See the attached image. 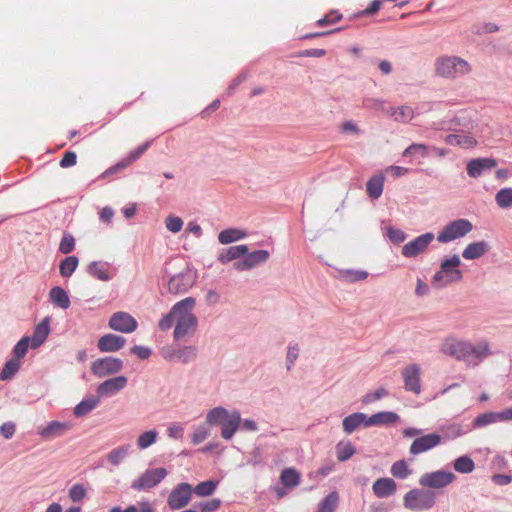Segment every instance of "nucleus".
<instances>
[{"mask_svg": "<svg viewBox=\"0 0 512 512\" xmlns=\"http://www.w3.org/2000/svg\"><path fill=\"white\" fill-rule=\"evenodd\" d=\"M196 299L186 297L176 302L168 313L164 314L159 322L161 331H168L174 327L173 338L175 341H185L192 337L198 327V318L194 313Z\"/></svg>", "mask_w": 512, "mask_h": 512, "instance_id": "nucleus-1", "label": "nucleus"}, {"mask_svg": "<svg viewBox=\"0 0 512 512\" xmlns=\"http://www.w3.org/2000/svg\"><path fill=\"white\" fill-rule=\"evenodd\" d=\"M439 349L445 356L463 362L468 369L478 367L494 354L490 342L486 339L473 343L470 340H462L454 336L446 337Z\"/></svg>", "mask_w": 512, "mask_h": 512, "instance_id": "nucleus-2", "label": "nucleus"}, {"mask_svg": "<svg viewBox=\"0 0 512 512\" xmlns=\"http://www.w3.org/2000/svg\"><path fill=\"white\" fill-rule=\"evenodd\" d=\"M206 423L221 427V436L225 440L233 438L241 424V414L238 410H227L222 406L215 407L206 414Z\"/></svg>", "mask_w": 512, "mask_h": 512, "instance_id": "nucleus-3", "label": "nucleus"}, {"mask_svg": "<svg viewBox=\"0 0 512 512\" xmlns=\"http://www.w3.org/2000/svg\"><path fill=\"white\" fill-rule=\"evenodd\" d=\"M460 265L461 259L457 254H454L450 258L443 259L440 264V269L432 277V285L435 288L440 289L452 283L461 281L463 273L459 269Z\"/></svg>", "mask_w": 512, "mask_h": 512, "instance_id": "nucleus-4", "label": "nucleus"}, {"mask_svg": "<svg viewBox=\"0 0 512 512\" xmlns=\"http://www.w3.org/2000/svg\"><path fill=\"white\" fill-rule=\"evenodd\" d=\"M435 504V492L427 489L413 488L403 497V506L405 509L410 511H429L435 506Z\"/></svg>", "mask_w": 512, "mask_h": 512, "instance_id": "nucleus-5", "label": "nucleus"}, {"mask_svg": "<svg viewBox=\"0 0 512 512\" xmlns=\"http://www.w3.org/2000/svg\"><path fill=\"white\" fill-rule=\"evenodd\" d=\"M436 73L445 78H456L470 72L467 61L456 56L440 57L435 62Z\"/></svg>", "mask_w": 512, "mask_h": 512, "instance_id": "nucleus-6", "label": "nucleus"}, {"mask_svg": "<svg viewBox=\"0 0 512 512\" xmlns=\"http://www.w3.org/2000/svg\"><path fill=\"white\" fill-rule=\"evenodd\" d=\"M196 279V272L186 264L180 272L170 277L168 281V291L174 295L186 293L193 287Z\"/></svg>", "mask_w": 512, "mask_h": 512, "instance_id": "nucleus-7", "label": "nucleus"}, {"mask_svg": "<svg viewBox=\"0 0 512 512\" xmlns=\"http://www.w3.org/2000/svg\"><path fill=\"white\" fill-rule=\"evenodd\" d=\"M472 230L473 224L468 219H457L444 226L439 232L437 240L440 243H449L464 237Z\"/></svg>", "mask_w": 512, "mask_h": 512, "instance_id": "nucleus-8", "label": "nucleus"}, {"mask_svg": "<svg viewBox=\"0 0 512 512\" xmlns=\"http://www.w3.org/2000/svg\"><path fill=\"white\" fill-rule=\"evenodd\" d=\"M456 475L450 471L436 470L423 474L419 478V485L430 489H443L452 484Z\"/></svg>", "mask_w": 512, "mask_h": 512, "instance_id": "nucleus-9", "label": "nucleus"}, {"mask_svg": "<svg viewBox=\"0 0 512 512\" xmlns=\"http://www.w3.org/2000/svg\"><path fill=\"white\" fill-rule=\"evenodd\" d=\"M167 474V470L163 467L147 469L132 482L131 488L137 491L148 490L158 485Z\"/></svg>", "mask_w": 512, "mask_h": 512, "instance_id": "nucleus-10", "label": "nucleus"}, {"mask_svg": "<svg viewBox=\"0 0 512 512\" xmlns=\"http://www.w3.org/2000/svg\"><path fill=\"white\" fill-rule=\"evenodd\" d=\"M270 257L268 250H255L242 255V258L233 264L236 271L243 272L257 268L265 264Z\"/></svg>", "mask_w": 512, "mask_h": 512, "instance_id": "nucleus-11", "label": "nucleus"}, {"mask_svg": "<svg viewBox=\"0 0 512 512\" xmlns=\"http://www.w3.org/2000/svg\"><path fill=\"white\" fill-rule=\"evenodd\" d=\"M435 239L432 232H426L407 242L402 246L401 253L406 258H415L423 254Z\"/></svg>", "mask_w": 512, "mask_h": 512, "instance_id": "nucleus-12", "label": "nucleus"}, {"mask_svg": "<svg viewBox=\"0 0 512 512\" xmlns=\"http://www.w3.org/2000/svg\"><path fill=\"white\" fill-rule=\"evenodd\" d=\"M123 361L116 357H104L95 360L91 365V372L98 378H103L120 372Z\"/></svg>", "mask_w": 512, "mask_h": 512, "instance_id": "nucleus-13", "label": "nucleus"}, {"mask_svg": "<svg viewBox=\"0 0 512 512\" xmlns=\"http://www.w3.org/2000/svg\"><path fill=\"white\" fill-rule=\"evenodd\" d=\"M162 356L168 361H180L188 363L197 357V348L195 346H169L162 350Z\"/></svg>", "mask_w": 512, "mask_h": 512, "instance_id": "nucleus-14", "label": "nucleus"}, {"mask_svg": "<svg viewBox=\"0 0 512 512\" xmlns=\"http://www.w3.org/2000/svg\"><path fill=\"white\" fill-rule=\"evenodd\" d=\"M192 493L189 483H180L169 494L167 504L172 510L182 509L190 502Z\"/></svg>", "mask_w": 512, "mask_h": 512, "instance_id": "nucleus-15", "label": "nucleus"}, {"mask_svg": "<svg viewBox=\"0 0 512 512\" xmlns=\"http://www.w3.org/2000/svg\"><path fill=\"white\" fill-rule=\"evenodd\" d=\"M108 325L112 330L126 334L134 332L138 327L136 319L124 311L112 314Z\"/></svg>", "mask_w": 512, "mask_h": 512, "instance_id": "nucleus-16", "label": "nucleus"}, {"mask_svg": "<svg viewBox=\"0 0 512 512\" xmlns=\"http://www.w3.org/2000/svg\"><path fill=\"white\" fill-rule=\"evenodd\" d=\"M421 368L418 364H410L402 370L404 387L406 391L416 395L421 393Z\"/></svg>", "mask_w": 512, "mask_h": 512, "instance_id": "nucleus-17", "label": "nucleus"}, {"mask_svg": "<svg viewBox=\"0 0 512 512\" xmlns=\"http://www.w3.org/2000/svg\"><path fill=\"white\" fill-rule=\"evenodd\" d=\"M442 442V437L438 433H429L423 436L416 438L409 449L410 454L419 455L421 453L427 452Z\"/></svg>", "mask_w": 512, "mask_h": 512, "instance_id": "nucleus-18", "label": "nucleus"}, {"mask_svg": "<svg viewBox=\"0 0 512 512\" xmlns=\"http://www.w3.org/2000/svg\"><path fill=\"white\" fill-rule=\"evenodd\" d=\"M127 383L128 378L123 375L109 378L98 385V397H112L123 390Z\"/></svg>", "mask_w": 512, "mask_h": 512, "instance_id": "nucleus-19", "label": "nucleus"}, {"mask_svg": "<svg viewBox=\"0 0 512 512\" xmlns=\"http://www.w3.org/2000/svg\"><path fill=\"white\" fill-rule=\"evenodd\" d=\"M497 161L494 158H475L467 163V174L471 178H478L485 172L491 171L496 167Z\"/></svg>", "mask_w": 512, "mask_h": 512, "instance_id": "nucleus-20", "label": "nucleus"}, {"mask_svg": "<svg viewBox=\"0 0 512 512\" xmlns=\"http://www.w3.org/2000/svg\"><path fill=\"white\" fill-rule=\"evenodd\" d=\"M444 140L448 145L463 149L473 148L477 144L475 137L467 130H456V133L446 136Z\"/></svg>", "mask_w": 512, "mask_h": 512, "instance_id": "nucleus-21", "label": "nucleus"}, {"mask_svg": "<svg viewBox=\"0 0 512 512\" xmlns=\"http://www.w3.org/2000/svg\"><path fill=\"white\" fill-rule=\"evenodd\" d=\"M126 339L116 334H105L99 338L97 346L103 353L116 352L124 347Z\"/></svg>", "mask_w": 512, "mask_h": 512, "instance_id": "nucleus-22", "label": "nucleus"}, {"mask_svg": "<svg viewBox=\"0 0 512 512\" xmlns=\"http://www.w3.org/2000/svg\"><path fill=\"white\" fill-rule=\"evenodd\" d=\"M343 431L346 434H352L361 426H368V416L362 412H356L346 416L342 421Z\"/></svg>", "mask_w": 512, "mask_h": 512, "instance_id": "nucleus-23", "label": "nucleus"}, {"mask_svg": "<svg viewBox=\"0 0 512 512\" xmlns=\"http://www.w3.org/2000/svg\"><path fill=\"white\" fill-rule=\"evenodd\" d=\"M50 333V318L45 317L38 325H36L33 335L30 338L31 348L37 349L40 347L48 338Z\"/></svg>", "mask_w": 512, "mask_h": 512, "instance_id": "nucleus-24", "label": "nucleus"}, {"mask_svg": "<svg viewBox=\"0 0 512 512\" xmlns=\"http://www.w3.org/2000/svg\"><path fill=\"white\" fill-rule=\"evenodd\" d=\"M396 489V482L392 478H379L372 486V490L378 498H387L393 495Z\"/></svg>", "mask_w": 512, "mask_h": 512, "instance_id": "nucleus-25", "label": "nucleus"}, {"mask_svg": "<svg viewBox=\"0 0 512 512\" xmlns=\"http://www.w3.org/2000/svg\"><path fill=\"white\" fill-rule=\"evenodd\" d=\"M70 428L71 425L68 422L51 421L40 430L39 434L45 439H52L62 436Z\"/></svg>", "mask_w": 512, "mask_h": 512, "instance_id": "nucleus-26", "label": "nucleus"}, {"mask_svg": "<svg viewBox=\"0 0 512 512\" xmlns=\"http://www.w3.org/2000/svg\"><path fill=\"white\" fill-rule=\"evenodd\" d=\"M247 252V245L241 244L236 246H230L222 249L218 254V261L222 264H227L231 261H238L242 258V255Z\"/></svg>", "mask_w": 512, "mask_h": 512, "instance_id": "nucleus-27", "label": "nucleus"}, {"mask_svg": "<svg viewBox=\"0 0 512 512\" xmlns=\"http://www.w3.org/2000/svg\"><path fill=\"white\" fill-rule=\"evenodd\" d=\"M489 249L490 246L486 241L473 242L463 250L462 256L467 260H475L485 255Z\"/></svg>", "mask_w": 512, "mask_h": 512, "instance_id": "nucleus-28", "label": "nucleus"}, {"mask_svg": "<svg viewBox=\"0 0 512 512\" xmlns=\"http://www.w3.org/2000/svg\"><path fill=\"white\" fill-rule=\"evenodd\" d=\"M399 415L393 411H382L368 416V426H386L396 423Z\"/></svg>", "mask_w": 512, "mask_h": 512, "instance_id": "nucleus-29", "label": "nucleus"}, {"mask_svg": "<svg viewBox=\"0 0 512 512\" xmlns=\"http://www.w3.org/2000/svg\"><path fill=\"white\" fill-rule=\"evenodd\" d=\"M384 181L385 177L382 173H378L368 180L366 184V191L370 198L378 199L382 195Z\"/></svg>", "mask_w": 512, "mask_h": 512, "instance_id": "nucleus-30", "label": "nucleus"}, {"mask_svg": "<svg viewBox=\"0 0 512 512\" xmlns=\"http://www.w3.org/2000/svg\"><path fill=\"white\" fill-rule=\"evenodd\" d=\"M100 398L96 396H89L80 401L73 409L75 417H83L93 411L99 404Z\"/></svg>", "mask_w": 512, "mask_h": 512, "instance_id": "nucleus-31", "label": "nucleus"}, {"mask_svg": "<svg viewBox=\"0 0 512 512\" xmlns=\"http://www.w3.org/2000/svg\"><path fill=\"white\" fill-rule=\"evenodd\" d=\"M247 236L248 233L245 230L238 228H228L218 234V241L223 245H227L245 239Z\"/></svg>", "mask_w": 512, "mask_h": 512, "instance_id": "nucleus-32", "label": "nucleus"}, {"mask_svg": "<svg viewBox=\"0 0 512 512\" xmlns=\"http://www.w3.org/2000/svg\"><path fill=\"white\" fill-rule=\"evenodd\" d=\"M50 301L61 309H68L70 307V299L67 292L59 286L53 287L49 292Z\"/></svg>", "mask_w": 512, "mask_h": 512, "instance_id": "nucleus-33", "label": "nucleus"}, {"mask_svg": "<svg viewBox=\"0 0 512 512\" xmlns=\"http://www.w3.org/2000/svg\"><path fill=\"white\" fill-rule=\"evenodd\" d=\"M109 265L107 263H102L99 261H93L88 266V273L101 281H109L112 279V275L109 273L108 270Z\"/></svg>", "mask_w": 512, "mask_h": 512, "instance_id": "nucleus-34", "label": "nucleus"}, {"mask_svg": "<svg viewBox=\"0 0 512 512\" xmlns=\"http://www.w3.org/2000/svg\"><path fill=\"white\" fill-rule=\"evenodd\" d=\"M439 431L442 440H453L467 433V430L459 423L441 425Z\"/></svg>", "mask_w": 512, "mask_h": 512, "instance_id": "nucleus-35", "label": "nucleus"}, {"mask_svg": "<svg viewBox=\"0 0 512 512\" xmlns=\"http://www.w3.org/2000/svg\"><path fill=\"white\" fill-rule=\"evenodd\" d=\"M131 446L129 444L121 445L107 454V460L113 465L118 466L130 453Z\"/></svg>", "mask_w": 512, "mask_h": 512, "instance_id": "nucleus-36", "label": "nucleus"}, {"mask_svg": "<svg viewBox=\"0 0 512 512\" xmlns=\"http://www.w3.org/2000/svg\"><path fill=\"white\" fill-rule=\"evenodd\" d=\"M368 275L367 271L359 269H343L339 271V278L348 283L365 280Z\"/></svg>", "mask_w": 512, "mask_h": 512, "instance_id": "nucleus-37", "label": "nucleus"}, {"mask_svg": "<svg viewBox=\"0 0 512 512\" xmlns=\"http://www.w3.org/2000/svg\"><path fill=\"white\" fill-rule=\"evenodd\" d=\"M335 449H336L337 459L340 462H345V461L349 460L356 453L355 447L352 445V443L349 440H347V441L342 440V441L338 442Z\"/></svg>", "mask_w": 512, "mask_h": 512, "instance_id": "nucleus-38", "label": "nucleus"}, {"mask_svg": "<svg viewBox=\"0 0 512 512\" xmlns=\"http://www.w3.org/2000/svg\"><path fill=\"white\" fill-rule=\"evenodd\" d=\"M157 439H158L157 430L151 429V430L141 433L136 440V444H137L138 449L145 450V449L151 447L153 444H155Z\"/></svg>", "mask_w": 512, "mask_h": 512, "instance_id": "nucleus-39", "label": "nucleus"}, {"mask_svg": "<svg viewBox=\"0 0 512 512\" xmlns=\"http://www.w3.org/2000/svg\"><path fill=\"white\" fill-rule=\"evenodd\" d=\"M339 503V495L336 491L330 492L318 505L317 512H334Z\"/></svg>", "mask_w": 512, "mask_h": 512, "instance_id": "nucleus-40", "label": "nucleus"}, {"mask_svg": "<svg viewBox=\"0 0 512 512\" xmlns=\"http://www.w3.org/2000/svg\"><path fill=\"white\" fill-rule=\"evenodd\" d=\"M280 481L285 487H296L300 483V474L294 468H286L281 472Z\"/></svg>", "mask_w": 512, "mask_h": 512, "instance_id": "nucleus-41", "label": "nucleus"}, {"mask_svg": "<svg viewBox=\"0 0 512 512\" xmlns=\"http://www.w3.org/2000/svg\"><path fill=\"white\" fill-rule=\"evenodd\" d=\"M218 484L219 481L213 479L203 481L196 485L194 488H192V492L199 497H207L215 492Z\"/></svg>", "mask_w": 512, "mask_h": 512, "instance_id": "nucleus-42", "label": "nucleus"}, {"mask_svg": "<svg viewBox=\"0 0 512 512\" xmlns=\"http://www.w3.org/2000/svg\"><path fill=\"white\" fill-rule=\"evenodd\" d=\"M453 466L455 471L462 474H469L475 469L474 461L467 455H463L455 459Z\"/></svg>", "mask_w": 512, "mask_h": 512, "instance_id": "nucleus-43", "label": "nucleus"}, {"mask_svg": "<svg viewBox=\"0 0 512 512\" xmlns=\"http://www.w3.org/2000/svg\"><path fill=\"white\" fill-rule=\"evenodd\" d=\"M21 367V363H20V360L16 359V358H12L10 360H8L1 373H0V379L2 381H7V380H10L12 379L15 374L19 371Z\"/></svg>", "mask_w": 512, "mask_h": 512, "instance_id": "nucleus-44", "label": "nucleus"}, {"mask_svg": "<svg viewBox=\"0 0 512 512\" xmlns=\"http://www.w3.org/2000/svg\"><path fill=\"white\" fill-rule=\"evenodd\" d=\"M153 143V140H148L144 142L143 144L139 145L137 148L131 150L125 158H123V162L128 167L135 161H137L151 146Z\"/></svg>", "mask_w": 512, "mask_h": 512, "instance_id": "nucleus-45", "label": "nucleus"}, {"mask_svg": "<svg viewBox=\"0 0 512 512\" xmlns=\"http://www.w3.org/2000/svg\"><path fill=\"white\" fill-rule=\"evenodd\" d=\"M79 260L76 256H68L60 263L59 270L62 277H70L76 270Z\"/></svg>", "mask_w": 512, "mask_h": 512, "instance_id": "nucleus-46", "label": "nucleus"}, {"mask_svg": "<svg viewBox=\"0 0 512 512\" xmlns=\"http://www.w3.org/2000/svg\"><path fill=\"white\" fill-rule=\"evenodd\" d=\"M495 201L500 208L507 209L512 207V188L505 187L500 189L495 195Z\"/></svg>", "mask_w": 512, "mask_h": 512, "instance_id": "nucleus-47", "label": "nucleus"}, {"mask_svg": "<svg viewBox=\"0 0 512 512\" xmlns=\"http://www.w3.org/2000/svg\"><path fill=\"white\" fill-rule=\"evenodd\" d=\"M496 422H501L500 411L488 412L477 416L474 420V425L476 427H484Z\"/></svg>", "mask_w": 512, "mask_h": 512, "instance_id": "nucleus-48", "label": "nucleus"}, {"mask_svg": "<svg viewBox=\"0 0 512 512\" xmlns=\"http://www.w3.org/2000/svg\"><path fill=\"white\" fill-rule=\"evenodd\" d=\"M68 496L74 503L81 502L87 496V489L84 484L75 483L69 488Z\"/></svg>", "mask_w": 512, "mask_h": 512, "instance_id": "nucleus-49", "label": "nucleus"}, {"mask_svg": "<svg viewBox=\"0 0 512 512\" xmlns=\"http://www.w3.org/2000/svg\"><path fill=\"white\" fill-rule=\"evenodd\" d=\"M391 474L399 479H406L412 473L404 460H399L391 466Z\"/></svg>", "mask_w": 512, "mask_h": 512, "instance_id": "nucleus-50", "label": "nucleus"}, {"mask_svg": "<svg viewBox=\"0 0 512 512\" xmlns=\"http://www.w3.org/2000/svg\"><path fill=\"white\" fill-rule=\"evenodd\" d=\"M413 109L409 106H401L394 110L393 116L399 123L405 124L413 118Z\"/></svg>", "mask_w": 512, "mask_h": 512, "instance_id": "nucleus-51", "label": "nucleus"}, {"mask_svg": "<svg viewBox=\"0 0 512 512\" xmlns=\"http://www.w3.org/2000/svg\"><path fill=\"white\" fill-rule=\"evenodd\" d=\"M29 345L31 346L30 337H22L13 348L14 358L18 360L23 358L28 351Z\"/></svg>", "mask_w": 512, "mask_h": 512, "instance_id": "nucleus-52", "label": "nucleus"}, {"mask_svg": "<svg viewBox=\"0 0 512 512\" xmlns=\"http://www.w3.org/2000/svg\"><path fill=\"white\" fill-rule=\"evenodd\" d=\"M386 235L395 244L402 243L407 238V234L403 230L394 227H388Z\"/></svg>", "mask_w": 512, "mask_h": 512, "instance_id": "nucleus-53", "label": "nucleus"}, {"mask_svg": "<svg viewBox=\"0 0 512 512\" xmlns=\"http://www.w3.org/2000/svg\"><path fill=\"white\" fill-rule=\"evenodd\" d=\"M388 395V391L385 388H378L377 390L367 393L363 398L362 402L364 404H370L377 400L382 399L383 397H386Z\"/></svg>", "mask_w": 512, "mask_h": 512, "instance_id": "nucleus-54", "label": "nucleus"}, {"mask_svg": "<svg viewBox=\"0 0 512 512\" xmlns=\"http://www.w3.org/2000/svg\"><path fill=\"white\" fill-rule=\"evenodd\" d=\"M299 357V347L297 344L289 345L286 355V367L287 370H291L294 366L295 361Z\"/></svg>", "mask_w": 512, "mask_h": 512, "instance_id": "nucleus-55", "label": "nucleus"}, {"mask_svg": "<svg viewBox=\"0 0 512 512\" xmlns=\"http://www.w3.org/2000/svg\"><path fill=\"white\" fill-rule=\"evenodd\" d=\"M209 436V430L207 427L200 425L195 428L192 434V443L198 445L202 443Z\"/></svg>", "mask_w": 512, "mask_h": 512, "instance_id": "nucleus-56", "label": "nucleus"}, {"mask_svg": "<svg viewBox=\"0 0 512 512\" xmlns=\"http://www.w3.org/2000/svg\"><path fill=\"white\" fill-rule=\"evenodd\" d=\"M183 221L177 216H168L166 218V228L172 233H178L182 230Z\"/></svg>", "mask_w": 512, "mask_h": 512, "instance_id": "nucleus-57", "label": "nucleus"}, {"mask_svg": "<svg viewBox=\"0 0 512 512\" xmlns=\"http://www.w3.org/2000/svg\"><path fill=\"white\" fill-rule=\"evenodd\" d=\"M75 247L74 237L70 234H65L60 242L59 251L63 254H69Z\"/></svg>", "mask_w": 512, "mask_h": 512, "instance_id": "nucleus-58", "label": "nucleus"}, {"mask_svg": "<svg viewBox=\"0 0 512 512\" xmlns=\"http://www.w3.org/2000/svg\"><path fill=\"white\" fill-rule=\"evenodd\" d=\"M221 501L219 499H211L199 503L198 507L200 512H214L220 507Z\"/></svg>", "mask_w": 512, "mask_h": 512, "instance_id": "nucleus-59", "label": "nucleus"}, {"mask_svg": "<svg viewBox=\"0 0 512 512\" xmlns=\"http://www.w3.org/2000/svg\"><path fill=\"white\" fill-rule=\"evenodd\" d=\"M77 162V155L73 151H67L63 155L62 159L60 160V167L62 168H69L76 164Z\"/></svg>", "mask_w": 512, "mask_h": 512, "instance_id": "nucleus-60", "label": "nucleus"}, {"mask_svg": "<svg viewBox=\"0 0 512 512\" xmlns=\"http://www.w3.org/2000/svg\"><path fill=\"white\" fill-rule=\"evenodd\" d=\"M342 18L341 14H338L335 11L330 12L329 14L325 15L321 19L317 21L318 26H325L330 25L338 22Z\"/></svg>", "mask_w": 512, "mask_h": 512, "instance_id": "nucleus-61", "label": "nucleus"}, {"mask_svg": "<svg viewBox=\"0 0 512 512\" xmlns=\"http://www.w3.org/2000/svg\"><path fill=\"white\" fill-rule=\"evenodd\" d=\"M167 435L173 439H181L184 435V428L179 423H172L167 429Z\"/></svg>", "mask_w": 512, "mask_h": 512, "instance_id": "nucleus-62", "label": "nucleus"}, {"mask_svg": "<svg viewBox=\"0 0 512 512\" xmlns=\"http://www.w3.org/2000/svg\"><path fill=\"white\" fill-rule=\"evenodd\" d=\"M416 154H420L421 156L426 155V146L422 144H412L408 148H406L403 152V156H413Z\"/></svg>", "mask_w": 512, "mask_h": 512, "instance_id": "nucleus-63", "label": "nucleus"}, {"mask_svg": "<svg viewBox=\"0 0 512 512\" xmlns=\"http://www.w3.org/2000/svg\"><path fill=\"white\" fill-rule=\"evenodd\" d=\"M131 353L138 356L140 359H147L151 355L152 350L146 346L135 345L131 348Z\"/></svg>", "mask_w": 512, "mask_h": 512, "instance_id": "nucleus-64", "label": "nucleus"}]
</instances>
